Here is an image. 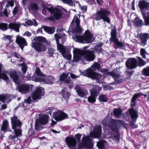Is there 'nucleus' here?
<instances>
[{
	"label": "nucleus",
	"instance_id": "f704fd0d",
	"mask_svg": "<svg viewBox=\"0 0 149 149\" xmlns=\"http://www.w3.org/2000/svg\"><path fill=\"white\" fill-rule=\"evenodd\" d=\"M65 88H64L61 91V94L63 97L66 100H68L70 95V93L67 92L65 93Z\"/></svg>",
	"mask_w": 149,
	"mask_h": 149
},
{
	"label": "nucleus",
	"instance_id": "0e129e2a",
	"mask_svg": "<svg viewBox=\"0 0 149 149\" xmlns=\"http://www.w3.org/2000/svg\"><path fill=\"white\" fill-rule=\"evenodd\" d=\"M55 38L56 40V42H59V40L62 37L61 36H60L57 34H55Z\"/></svg>",
	"mask_w": 149,
	"mask_h": 149
},
{
	"label": "nucleus",
	"instance_id": "603ef678",
	"mask_svg": "<svg viewBox=\"0 0 149 149\" xmlns=\"http://www.w3.org/2000/svg\"><path fill=\"white\" fill-rule=\"evenodd\" d=\"M38 119H36L35 121V129L36 131H39L40 127V122Z\"/></svg>",
	"mask_w": 149,
	"mask_h": 149
},
{
	"label": "nucleus",
	"instance_id": "39448f33",
	"mask_svg": "<svg viewBox=\"0 0 149 149\" xmlns=\"http://www.w3.org/2000/svg\"><path fill=\"white\" fill-rule=\"evenodd\" d=\"M110 13L111 12L109 10L100 8V10L97 11L95 14V19L97 21L102 19L104 22L109 23L110 20L109 16Z\"/></svg>",
	"mask_w": 149,
	"mask_h": 149
},
{
	"label": "nucleus",
	"instance_id": "4468645a",
	"mask_svg": "<svg viewBox=\"0 0 149 149\" xmlns=\"http://www.w3.org/2000/svg\"><path fill=\"white\" fill-rule=\"evenodd\" d=\"M73 59L72 61L73 62H77L82 60V56H83L82 50L77 48L74 49L73 51Z\"/></svg>",
	"mask_w": 149,
	"mask_h": 149
},
{
	"label": "nucleus",
	"instance_id": "7ed1b4c3",
	"mask_svg": "<svg viewBox=\"0 0 149 149\" xmlns=\"http://www.w3.org/2000/svg\"><path fill=\"white\" fill-rule=\"evenodd\" d=\"M102 123L103 126H107L112 132L114 133H118L119 129L118 124L124 125L125 123L124 121L121 120L111 118L108 120L104 119L102 122Z\"/></svg>",
	"mask_w": 149,
	"mask_h": 149
},
{
	"label": "nucleus",
	"instance_id": "3c124183",
	"mask_svg": "<svg viewBox=\"0 0 149 149\" xmlns=\"http://www.w3.org/2000/svg\"><path fill=\"white\" fill-rule=\"evenodd\" d=\"M35 72L36 74L38 76L43 77L45 76V75L41 72L40 69L39 68H36Z\"/></svg>",
	"mask_w": 149,
	"mask_h": 149
},
{
	"label": "nucleus",
	"instance_id": "423d86ee",
	"mask_svg": "<svg viewBox=\"0 0 149 149\" xmlns=\"http://www.w3.org/2000/svg\"><path fill=\"white\" fill-rule=\"evenodd\" d=\"M66 13L67 11L66 10L62 8L61 9L56 7L52 8L50 14L51 15H53V16H51L47 18L46 19L52 22H54L55 20H58L61 18H63V16L64 14L63 11Z\"/></svg>",
	"mask_w": 149,
	"mask_h": 149
},
{
	"label": "nucleus",
	"instance_id": "5701e85b",
	"mask_svg": "<svg viewBox=\"0 0 149 149\" xmlns=\"http://www.w3.org/2000/svg\"><path fill=\"white\" fill-rule=\"evenodd\" d=\"M49 119V116L48 115L44 114L38 120L40 125H45L48 123Z\"/></svg>",
	"mask_w": 149,
	"mask_h": 149
},
{
	"label": "nucleus",
	"instance_id": "2eb2a0df",
	"mask_svg": "<svg viewBox=\"0 0 149 149\" xmlns=\"http://www.w3.org/2000/svg\"><path fill=\"white\" fill-rule=\"evenodd\" d=\"M125 65L128 69L132 70L136 68L138 66L137 61L135 58H130L127 60Z\"/></svg>",
	"mask_w": 149,
	"mask_h": 149
},
{
	"label": "nucleus",
	"instance_id": "680f3d73",
	"mask_svg": "<svg viewBox=\"0 0 149 149\" xmlns=\"http://www.w3.org/2000/svg\"><path fill=\"white\" fill-rule=\"evenodd\" d=\"M116 134L114 136V137L116 140L119 141L120 139V136L119 132L118 133H116Z\"/></svg>",
	"mask_w": 149,
	"mask_h": 149
},
{
	"label": "nucleus",
	"instance_id": "6ab92c4d",
	"mask_svg": "<svg viewBox=\"0 0 149 149\" xmlns=\"http://www.w3.org/2000/svg\"><path fill=\"white\" fill-rule=\"evenodd\" d=\"M75 89L78 95L81 97H84L88 94L87 90L78 86H76Z\"/></svg>",
	"mask_w": 149,
	"mask_h": 149
},
{
	"label": "nucleus",
	"instance_id": "37998d69",
	"mask_svg": "<svg viewBox=\"0 0 149 149\" xmlns=\"http://www.w3.org/2000/svg\"><path fill=\"white\" fill-rule=\"evenodd\" d=\"M63 3L65 4H67L69 6H75V2L72 0H62Z\"/></svg>",
	"mask_w": 149,
	"mask_h": 149
},
{
	"label": "nucleus",
	"instance_id": "c03bdc74",
	"mask_svg": "<svg viewBox=\"0 0 149 149\" xmlns=\"http://www.w3.org/2000/svg\"><path fill=\"white\" fill-rule=\"evenodd\" d=\"M137 58L138 61V63H137L138 66L140 67L143 66L146 64V62L141 57H138Z\"/></svg>",
	"mask_w": 149,
	"mask_h": 149
},
{
	"label": "nucleus",
	"instance_id": "412c9836",
	"mask_svg": "<svg viewBox=\"0 0 149 149\" xmlns=\"http://www.w3.org/2000/svg\"><path fill=\"white\" fill-rule=\"evenodd\" d=\"M93 36V34L89 30H86L83 36L84 43H89L91 42H92V39Z\"/></svg>",
	"mask_w": 149,
	"mask_h": 149
},
{
	"label": "nucleus",
	"instance_id": "7c9ffc66",
	"mask_svg": "<svg viewBox=\"0 0 149 149\" xmlns=\"http://www.w3.org/2000/svg\"><path fill=\"white\" fill-rule=\"evenodd\" d=\"M42 28L45 32L49 34L53 33L55 29L54 27L48 26L45 25H42Z\"/></svg>",
	"mask_w": 149,
	"mask_h": 149
},
{
	"label": "nucleus",
	"instance_id": "a211bd4d",
	"mask_svg": "<svg viewBox=\"0 0 149 149\" xmlns=\"http://www.w3.org/2000/svg\"><path fill=\"white\" fill-rule=\"evenodd\" d=\"M15 42L22 50H23L24 46L27 45L26 40L19 35L17 36Z\"/></svg>",
	"mask_w": 149,
	"mask_h": 149
},
{
	"label": "nucleus",
	"instance_id": "ea45409f",
	"mask_svg": "<svg viewBox=\"0 0 149 149\" xmlns=\"http://www.w3.org/2000/svg\"><path fill=\"white\" fill-rule=\"evenodd\" d=\"M57 46L58 49L60 52H61V54H64V53H65V49L64 47L63 46L59 43V42H56Z\"/></svg>",
	"mask_w": 149,
	"mask_h": 149
},
{
	"label": "nucleus",
	"instance_id": "20e7f679",
	"mask_svg": "<svg viewBox=\"0 0 149 149\" xmlns=\"http://www.w3.org/2000/svg\"><path fill=\"white\" fill-rule=\"evenodd\" d=\"M110 35L111 37L109 38V41L110 43H113V47L115 49H121L124 47L123 43L120 41L117 37V30L115 26H114L113 29H111Z\"/></svg>",
	"mask_w": 149,
	"mask_h": 149
},
{
	"label": "nucleus",
	"instance_id": "bf43d9fd",
	"mask_svg": "<svg viewBox=\"0 0 149 149\" xmlns=\"http://www.w3.org/2000/svg\"><path fill=\"white\" fill-rule=\"evenodd\" d=\"M42 7L43 8V9H46L50 13L52 11V10L53 8V6H51L50 7H48L47 6L45 5H42Z\"/></svg>",
	"mask_w": 149,
	"mask_h": 149
},
{
	"label": "nucleus",
	"instance_id": "9b49d317",
	"mask_svg": "<svg viewBox=\"0 0 149 149\" xmlns=\"http://www.w3.org/2000/svg\"><path fill=\"white\" fill-rule=\"evenodd\" d=\"M83 56L88 61H93L95 58V52L92 50H82Z\"/></svg>",
	"mask_w": 149,
	"mask_h": 149
},
{
	"label": "nucleus",
	"instance_id": "69168bd1",
	"mask_svg": "<svg viewBox=\"0 0 149 149\" xmlns=\"http://www.w3.org/2000/svg\"><path fill=\"white\" fill-rule=\"evenodd\" d=\"M65 84H69L71 83V80L70 77H69L68 79H66L64 81Z\"/></svg>",
	"mask_w": 149,
	"mask_h": 149
},
{
	"label": "nucleus",
	"instance_id": "ddd939ff",
	"mask_svg": "<svg viewBox=\"0 0 149 149\" xmlns=\"http://www.w3.org/2000/svg\"><path fill=\"white\" fill-rule=\"evenodd\" d=\"M11 123L13 129L17 128H21L22 123L15 114L10 118Z\"/></svg>",
	"mask_w": 149,
	"mask_h": 149
},
{
	"label": "nucleus",
	"instance_id": "4d7b16f0",
	"mask_svg": "<svg viewBox=\"0 0 149 149\" xmlns=\"http://www.w3.org/2000/svg\"><path fill=\"white\" fill-rule=\"evenodd\" d=\"M54 53V49L52 48H49L47 52V53L49 54L50 56H53Z\"/></svg>",
	"mask_w": 149,
	"mask_h": 149
},
{
	"label": "nucleus",
	"instance_id": "4c0bfd02",
	"mask_svg": "<svg viewBox=\"0 0 149 149\" xmlns=\"http://www.w3.org/2000/svg\"><path fill=\"white\" fill-rule=\"evenodd\" d=\"M98 100L100 102H106L108 101V99L105 94H101L98 97Z\"/></svg>",
	"mask_w": 149,
	"mask_h": 149
},
{
	"label": "nucleus",
	"instance_id": "de8ad7c7",
	"mask_svg": "<svg viewBox=\"0 0 149 149\" xmlns=\"http://www.w3.org/2000/svg\"><path fill=\"white\" fill-rule=\"evenodd\" d=\"M19 65H21V70L25 74L28 68V67L27 65L23 63L21 64H20Z\"/></svg>",
	"mask_w": 149,
	"mask_h": 149
},
{
	"label": "nucleus",
	"instance_id": "f8f14e48",
	"mask_svg": "<svg viewBox=\"0 0 149 149\" xmlns=\"http://www.w3.org/2000/svg\"><path fill=\"white\" fill-rule=\"evenodd\" d=\"M90 135L84 136L82 138V145L88 149H91L93 147L92 142L93 139Z\"/></svg>",
	"mask_w": 149,
	"mask_h": 149
},
{
	"label": "nucleus",
	"instance_id": "6e6552de",
	"mask_svg": "<svg viewBox=\"0 0 149 149\" xmlns=\"http://www.w3.org/2000/svg\"><path fill=\"white\" fill-rule=\"evenodd\" d=\"M80 20L76 16L73 19L70 26V28L72 30L73 33H80L82 31L81 29L79 26Z\"/></svg>",
	"mask_w": 149,
	"mask_h": 149
},
{
	"label": "nucleus",
	"instance_id": "f257e3e1",
	"mask_svg": "<svg viewBox=\"0 0 149 149\" xmlns=\"http://www.w3.org/2000/svg\"><path fill=\"white\" fill-rule=\"evenodd\" d=\"M91 68H88L82 73V74L92 79L100 80L102 77V75L98 72H95V71H99L101 68L100 64L97 62H95L91 66Z\"/></svg>",
	"mask_w": 149,
	"mask_h": 149
},
{
	"label": "nucleus",
	"instance_id": "58836bf2",
	"mask_svg": "<svg viewBox=\"0 0 149 149\" xmlns=\"http://www.w3.org/2000/svg\"><path fill=\"white\" fill-rule=\"evenodd\" d=\"M9 98V97L7 94H0V102L5 103Z\"/></svg>",
	"mask_w": 149,
	"mask_h": 149
},
{
	"label": "nucleus",
	"instance_id": "6e6d98bb",
	"mask_svg": "<svg viewBox=\"0 0 149 149\" xmlns=\"http://www.w3.org/2000/svg\"><path fill=\"white\" fill-rule=\"evenodd\" d=\"M63 57L69 61L71 60L72 56L70 54H67L66 53V50L65 53L62 54Z\"/></svg>",
	"mask_w": 149,
	"mask_h": 149
},
{
	"label": "nucleus",
	"instance_id": "f03ea898",
	"mask_svg": "<svg viewBox=\"0 0 149 149\" xmlns=\"http://www.w3.org/2000/svg\"><path fill=\"white\" fill-rule=\"evenodd\" d=\"M138 6L142 14L145 26H149V2L140 0Z\"/></svg>",
	"mask_w": 149,
	"mask_h": 149
},
{
	"label": "nucleus",
	"instance_id": "a878e982",
	"mask_svg": "<svg viewBox=\"0 0 149 149\" xmlns=\"http://www.w3.org/2000/svg\"><path fill=\"white\" fill-rule=\"evenodd\" d=\"M66 143L68 144V146H76L77 141L73 137H67L65 138Z\"/></svg>",
	"mask_w": 149,
	"mask_h": 149
},
{
	"label": "nucleus",
	"instance_id": "79ce46f5",
	"mask_svg": "<svg viewBox=\"0 0 149 149\" xmlns=\"http://www.w3.org/2000/svg\"><path fill=\"white\" fill-rule=\"evenodd\" d=\"M13 130H14L15 135L17 137L22 136V130L21 128H15Z\"/></svg>",
	"mask_w": 149,
	"mask_h": 149
},
{
	"label": "nucleus",
	"instance_id": "864d4df0",
	"mask_svg": "<svg viewBox=\"0 0 149 149\" xmlns=\"http://www.w3.org/2000/svg\"><path fill=\"white\" fill-rule=\"evenodd\" d=\"M136 120H132L130 123V125L132 127V129H134L137 127L138 126L135 124Z\"/></svg>",
	"mask_w": 149,
	"mask_h": 149
},
{
	"label": "nucleus",
	"instance_id": "13d9d810",
	"mask_svg": "<svg viewBox=\"0 0 149 149\" xmlns=\"http://www.w3.org/2000/svg\"><path fill=\"white\" fill-rule=\"evenodd\" d=\"M140 95V94L137 93L134 94L132 98V102H135L136 99L138 98L139 96Z\"/></svg>",
	"mask_w": 149,
	"mask_h": 149
},
{
	"label": "nucleus",
	"instance_id": "cd10ccee",
	"mask_svg": "<svg viewBox=\"0 0 149 149\" xmlns=\"http://www.w3.org/2000/svg\"><path fill=\"white\" fill-rule=\"evenodd\" d=\"M129 113L132 120H137L138 115L134 108L132 107L128 110Z\"/></svg>",
	"mask_w": 149,
	"mask_h": 149
},
{
	"label": "nucleus",
	"instance_id": "1a4fd4ad",
	"mask_svg": "<svg viewBox=\"0 0 149 149\" xmlns=\"http://www.w3.org/2000/svg\"><path fill=\"white\" fill-rule=\"evenodd\" d=\"M102 134V126L100 125H97L94 126L93 131L90 132V136L94 139L100 138Z\"/></svg>",
	"mask_w": 149,
	"mask_h": 149
},
{
	"label": "nucleus",
	"instance_id": "49530a36",
	"mask_svg": "<svg viewBox=\"0 0 149 149\" xmlns=\"http://www.w3.org/2000/svg\"><path fill=\"white\" fill-rule=\"evenodd\" d=\"M68 73H63L60 76L59 80L61 81H64L68 78Z\"/></svg>",
	"mask_w": 149,
	"mask_h": 149
},
{
	"label": "nucleus",
	"instance_id": "a19ab883",
	"mask_svg": "<svg viewBox=\"0 0 149 149\" xmlns=\"http://www.w3.org/2000/svg\"><path fill=\"white\" fill-rule=\"evenodd\" d=\"M122 109L119 108H115L113 111V114L115 116H120L122 114Z\"/></svg>",
	"mask_w": 149,
	"mask_h": 149
},
{
	"label": "nucleus",
	"instance_id": "9d476101",
	"mask_svg": "<svg viewBox=\"0 0 149 149\" xmlns=\"http://www.w3.org/2000/svg\"><path fill=\"white\" fill-rule=\"evenodd\" d=\"M53 117L57 121H59L68 118V115L61 110L58 111L53 113Z\"/></svg>",
	"mask_w": 149,
	"mask_h": 149
},
{
	"label": "nucleus",
	"instance_id": "bb28decb",
	"mask_svg": "<svg viewBox=\"0 0 149 149\" xmlns=\"http://www.w3.org/2000/svg\"><path fill=\"white\" fill-rule=\"evenodd\" d=\"M134 25L136 27H141L144 24L143 20L138 17H136L134 20Z\"/></svg>",
	"mask_w": 149,
	"mask_h": 149
},
{
	"label": "nucleus",
	"instance_id": "c9c22d12",
	"mask_svg": "<svg viewBox=\"0 0 149 149\" xmlns=\"http://www.w3.org/2000/svg\"><path fill=\"white\" fill-rule=\"evenodd\" d=\"M73 38L76 42H78L83 43H84L83 36L76 35L74 36L73 37Z\"/></svg>",
	"mask_w": 149,
	"mask_h": 149
},
{
	"label": "nucleus",
	"instance_id": "5fc2aeb1",
	"mask_svg": "<svg viewBox=\"0 0 149 149\" xmlns=\"http://www.w3.org/2000/svg\"><path fill=\"white\" fill-rule=\"evenodd\" d=\"M1 79L4 80L6 81H8V82L10 83V80L9 78L7 76V75L5 73H2V78Z\"/></svg>",
	"mask_w": 149,
	"mask_h": 149
},
{
	"label": "nucleus",
	"instance_id": "473e14b6",
	"mask_svg": "<svg viewBox=\"0 0 149 149\" xmlns=\"http://www.w3.org/2000/svg\"><path fill=\"white\" fill-rule=\"evenodd\" d=\"M44 81L43 83L49 84H52L53 82L55 80V78L52 76L49 75L46 78H44Z\"/></svg>",
	"mask_w": 149,
	"mask_h": 149
},
{
	"label": "nucleus",
	"instance_id": "c85d7f7f",
	"mask_svg": "<svg viewBox=\"0 0 149 149\" xmlns=\"http://www.w3.org/2000/svg\"><path fill=\"white\" fill-rule=\"evenodd\" d=\"M28 80H31L36 82H39L40 83H43L44 81V78L38 77L35 75L33 74L31 77H27Z\"/></svg>",
	"mask_w": 149,
	"mask_h": 149
},
{
	"label": "nucleus",
	"instance_id": "0eeeda50",
	"mask_svg": "<svg viewBox=\"0 0 149 149\" xmlns=\"http://www.w3.org/2000/svg\"><path fill=\"white\" fill-rule=\"evenodd\" d=\"M102 88V87L98 85L93 86L92 88L89 90L90 95L87 98L88 102L94 103L96 102V98L99 94Z\"/></svg>",
	"mask_w": 149,
	"mask_h": 149
},
{
	"label": "nucleus",
	"instance_id": "8fccbe9b",
	"mask_svg": "<svg viewBox=\"0 0 149 149\" xmlns=\"http://www.w3.org/2000/svg\"><path fill=\"white\" fill-rule=\"evenodd\" d=\"M31 8L32 10H34L37 11L38 10V6L36 3H34L30 4Z\"/></svg>",
	"mask_w": 149,
	"mask_h": 149
},
{
	"label": "nucleus",
	"instance_id": "4be33fe9",
	"mask_svg": "<svg viewBox=\"0 0 149 149\" xmlns=\"http://www.w3.org/2000/svg\"><path fill=\"white\" fill-rule=\"evenodd\" d=\"M149 38V34L144 33L140 35L139 38L141 45L144 46L147 44L148 39Z\"/></svg>",
	"mask_w": 149,
	"mask_h": 149
},
{
	"label": "nucleus",
	"instance_id": "a18cd8bd",
	"mask_svg": "<svg viewBox=\"0 0 149 149\" xmlns=\"http://www.w3.org/2000/svg\"><path fill=\"white\" fill-rule=\"evenodd\" d=\"M8 29V25L7 23H0V29L3 31H5L7 30Z\"/></svg>",
	"mask_w": 149,
	"mask_h": 149
},
{
	"label": "nucleus",
	"instance_id": "338daca9",
	"mask_svg": "<svg viewBox=\"0 0 149 149\" xmlns=\"http://www.w3.org/2000/svg\"><path fill=\"white\" fill-rule=\"evenodd\" d=\"M25 23L28 26L32 25L33 24V22L30 20H28L25 22Z\"/></svg>",
	"mask_w": 149,
	"mask_h": 149
},
{
	"label": "nucleus",
	"instance_id": "052dcab7",
	"mask_svg": "<svg viewBox=\"0 0 149 149\" xmlns=\"http://www.w3.org/2000/svg\"><path fill=\"white\" fill-rule=\"evenodd\" d=\"M82 135L79 133L75 135V139H77L78 141H79L80 140Z\"/></svg>",
	"mask_w": 149,
	"mask_h": 149
},
{
	"label": "nucleus",
	"instance_id": "e2e57ef3",
	"mask_svg": "<svg viewBox=\"0 0 149 149\" xmlns=\"http://www.w3.org/2000/svg\"><path fill=\"white\" fill-rule=\"evenodd\" d=\"M18 8L17 6H15L12 12L13 15H15L18 12Z\"/></svg>",
	"mask_w": 149,
	"mask_h": 149
},
{
	"label": "nucleus",
	"instance_id": "dca6fc26",
	"mask_svg": "<svg viewBox=\"0 0 149 149\" xmlns=\"http://www.w3.org/2000/svg\"><path fill=\"white\" fill-rule=\"evenodd\" d=\"M32 47L38 52H44L46 49V46L40 42H33Z\"/></svg>",
	"mask_w": 149,
	"mask_h": 149
},
{
	"label": "nucleus",
	"instance_id": "09e8293b",
	"mask_svg": "<svg viewBox=\"0 0 149 149\" xmlns=\"http://www.w3.org/2000/svg\"><path fill=\"white\" fill-rule=\"evenodd\" d=\"M142 73L146 77L149 76V66L144 68L142 71Z\"/></svg>",
	"mask_w": 149,
	"mask_h": 149
},
{
	"label": "nucleus",
	"instance_id": "c756f323",
	"mask_svg": "<svg viewBox=\"0 0 149 149\" xmlns=\"http://www.w3.org/2000/svg\"><path fill=\"white\" fill-rule=\"evenodd\" d=\"M20 25L15 23H10L8 25V29H13L17 32L19 31Z\"/></svg>",
	"mask_w": 149,
	"mask_h": 149
},
{
	"label": "nucleus",
	"instance_id": "aec40b11",
	"mask_svg": "<svg viewBox=\"0 0 149 149\" xmlns=\"http://www.w3.org/2000/svg\"><path fill=\"white\" fill-rule=\"evenodd\" d=\"M44 95V93L42 92L41 88L38 87L32 94V98L33 100L38 99H40L42 96Z\"/></svg>",
	"mask_w": 149,
	"mask_h": 149
},
{
	"label": "nucleus",
	"instance_id": "72a5a7b5",
	"mask_svg": "<svg viewBox=\"0 0 149 149\" xmlns=\"http://www.w3.org/2000/svg\"><path fill=\"white\" fill-rule=\"evenodd\" d=\"M106 141L104 140L100 141L97 142V146L99 149H106L105 144Z\"/></svg>",
	"mask_w": 149,
	"mask_h": 149
},
{
	"label": "nucleus",
	"instance_id": "b1692460",
	"mask_svg": "<svg viewBox=\"0 0 149 149\" xmlns=\"http://www.w3.org/2000/svg\"><path fill=\"white\" fill-rule=\"evenodd\" d=\"M18 88V90L21 93H26L30 91L29 86L26 85L22 84L19 85Z\"/></svg>",
	"mask_w": 149,
	"mask_h": 149
},
{
	"label": "nucleus",
	"instance_id": "774afa93",
	"mask_svg": "<svg viewBox=\"0 0 149 149\" xmlns=\"http://www.w3.org/2000/svg\"><path fill=\"white\" fill-rule=\"evenodd\" d=\"M17 137L15 135H10L9 136L8 138L10 140H13Z\"/></svg>",
	"mask_w": 149,
	"mask_h": 149
},
{
	"label": "nucleus",
	"instance_id": "393cba45",
	"mask_svg": "<svg viewBox=\"0 0 149 149\" xmlns=\"http://www.w3.org/2000/svg\"><path fill=\"white\" fill-rule=\"evenodd\" d=\"M0 130L4 132L10 131L9 127L8 122L6 119H5L3 120Z\"/></svg>",
	"mask_w": 149,
	"mask_h": 149
},
{
	"label": "nucleus",
	"instance_id": "f3484780",
	"mask_svg": "<svg viewBox=\"0 0 149 149\" xmlns=\"http://www.w3.org/2000/svg\"><path fill=\"white\" fill-rule=\"evenodd\" d=\"M11 79L15 83L19 84V79L20 77L19 73L15 70L10 71L8 74Z\"/></svg>",
	"mask_w": 149,
	"mask_h": 149
},
{
	"label": "nucleus",
	"instance_id": "e433bc0d",
	"mask_svg": "<svg viewBox=\"0 0 149 149\" xmlns=\"http://www.w3.org/2000/svg\"><path fill=\"white\" fill-rule=\"evenodd\" d=\"M37 40L38 41V42L45 43L47 45H49L50 43V42L47 40L45 37L41 36L38 37L37 38Z\"/></svg>",
	"mask_w": 149,
	"mask_h": 149
},
{
	"label": "nucleus",
	"instance_id": "2f4dec72",
	"mask_svg": "<svg viewBox=\"0 0 149 149\" xmlns=\"http://www.w3.org/2000/svg\"><path fill=\"white\" fill-rule=\"evenodd\" d=\"M140 55L143 58L149 61V53H148L145 49L141 48L140 51Z\"/></svg>",
	"mask_w": 149,
	"mask_h": 149
}]
</instances>
